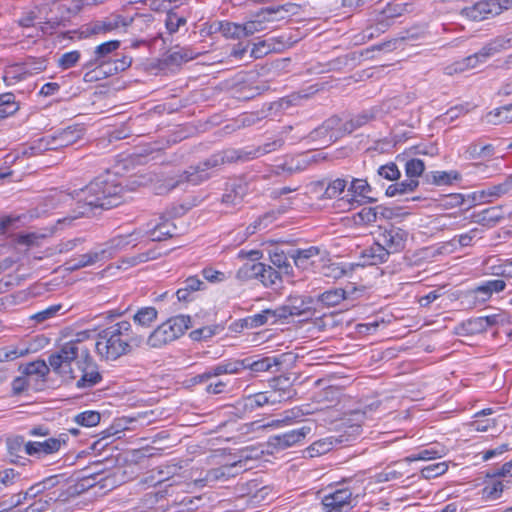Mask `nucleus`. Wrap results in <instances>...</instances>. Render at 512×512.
<instances>
[{"label":"nucleus","instance_id":"obj_1","mask_svg":"<svg viewBox=\"0 0 512 512\" xmlns=\"http://www.w3.org/2000/svg\"><path fill=\"white\" fill-rule=\"evenodd\" d=\"M123 187L115 175L106 174L91 181L86 187L76 192L79 202H83L82 210L73 216H67L58 220L59 224L71 225L80 216L88 214L89 211L100 209H111L117 207L123 201Z\"/></svg>","mask_w":512,"mask_h":512},{"label":"nucleus","instance_id":"obj_2","mask_svg":"<svg viewBox=\"0 0 512 512\" xmlns=\"http://www.w3.org/2000/svg\"><path fill=\"white\" fill-rule=\"evenodd\" d=\"M144 342L145 338L133 330L131 323L122 320L97 334L95 352L101 360L116 361L141 347Z\"/></svg>","mask_w":512,"mask_h":512},{"label":"nucleus","instance_id":"obj_3","mask_svg":"<svg viewBox=\"0 0 512 512\" xmlns=\"http://www.w3.org/2000/svg\"><path fill=\"white\" fill-rule=\"evenodd\" d=\"M283 145V140L275 139L272 142L265 143L255 151L239 153L236 151H226L223 154H216L199 164L196 167H190L179 178V180L171 185V188L178 186L180 183L188 182L192 185H198L210 177L209 169L217 167L225 162L234 160H248L260 155H264L279 149Z\"/></svg>","mask_w":512,"mask_h":512},{"label":"nucleus","instance_id":"obj_4","mask_svg":"<svg viewBox=\"0 0 512 512\" xmlns=\"http://www.w3.org/2000/svg\"><path fill=\"white\" fill-rule=\"evenodd\" d=\"M90 338V332H78L75 338L63 343L59 349L48 357L51 369L64 380H76L75 368L80 360L88 357L89 348L84 344Z\"/></svg>","mask_w":512,"mask_h":512},{"label":"nucleus","instance_id":"obj_5","mask_svg":"<svg viewBox=\"0 0 512 512\" xmlns=\"http://www.w3.org/2000/svg\"><path fill=\"white\" fill-rule=\"evenodd\" d=\"M346 483L331 487L324 494L321 500L324 512H346L354 506L359 493Z\"/></svg>","mask_w":512,"mask_h":512},{"label":"nucleus","instance_id":"obj_6","mask_svg":"<svg viewBox=\"0 0 512 512\" xmlns=\"http://www.w3.org/2000/svg\"><path fill=\"white\" fill-rule=\"evenodd\" d=\"M84 134V129L80 125L69 126L65 129L55 132L53 135L39 139L35 149L38 151L57 150L59 148L73 145L79 141Z\"/></svg>","mask_w":512,"mask_h":512},{"label":"nucleus","instance_id":"obj_7","mask_svg":"<svg viewBox=\"0 0 512 512\" xmlns=\"http://www.w3.org/2000/svg\"><path fill=\"white\" fill-rule=\"evenodd\" d=\"M510 40L504 37H498L487 43L480 51L466 57L463 61L457 62L453 66V71L463 72L466 69L475 68L480 63L485 62L488 58L503 49L510 47Z\"/></svg>","mask_w":512,"mask_h":512},{"label":"nucleus","instance_id":"obj_8","mask_svg":"<svg viewBox=\"0 0 512 512\" xmlns=\"http://www.w3.org/2000/svg\"><path fill=\"white\" fill-rule=\"evenodd\" d=\"M510 4V0H482L465 7L462 14L473 21H482L499 15L503 10L509 8Z\"/></svg>","mask_w":512,"mask_h":512},{"label":"nucleus","instance_id":"obj_9","mask_svg":"<svg viewBox=\"0 0 512 512\" xmlns=\"http://www.w3.org/2000/svg\"><path fill=\"white\" fill-rule=\"evenodd\" d=\"M75 370L77 373L76 387L79 389L91 388L102 380L97 364L91 357L89 350L88 357L80 360Z\"/></svg>","mask_w":512,"mask_h":512},{"label":"nucleus","instance_id":"obj_10","mask_svg":"<svg viewBox=\"0 0 512 512\" xmlns=\"http://www.w3.org/2000/svg\"><path fill=\"white\" fill-rule=\"evenodd\" d=\"M409 232L403 228L390 226L378 235V241L382 247L391 254L399 253L406 247Z\"/></svg>","mask_w":512,"mask_h":512},{"label":"nucleus","instance_id":"obj_11","mask_svg":"<svg viewBox=\"0 0 512 512\" xmlns=\"http://www.w3.org/2000/svg\"><path fill=\"white\" fill-rule=\"evenodd\" d=\"M311 431L312 428L310 426H302L280 435L271 436L268 444L276 450H285L301 443Z\"/></svg>","mask_w":512,"mask_h":512},{"label":"nucleus","instance_id":"obj_12","mask_svg":"<svg viewBox=\"0 0 512 512\" xmlns=\"http://www.w3.org/2000/svg\"><path fill=\"white\" fill-rule=\"evenodd\" d=\"M339 125H341L340 119L337 117H331L321 126L313 130L310 133V138L313 141H319L320 144L324 146L330 145L342 137V133L338 129Z\"/></svg>","mask_w":512,"mask_h":512},{"label":"nucleus","instance_id":"obj_13","mask_svg":"<svg viewBox=\"0 0 512 512\" xmlns=\"http://www.w3.org/2000/svg\"><path fill=\"white\" fill-rule=\"evenodd\" d=\"M65 444L66 440L62 437H51L44 441H29L25 445V454L42 458L57 453Z\"/></svg>","mask_w":512,"mask_h":512},{"label":"nucleus","instance_id":"obj_14","mask_svg":"<svg viewBox=\"0 0 512 512\" xmlns=\"http://www.w3.org/2000/svg\"><path fill=\"white\" fill-rule=\"evenodd\" d=\"M132 19L118 14H112L102 20L94 21L87 26L89 34H106L121 28H126Z\"/></svg>","mask_w":512,"mask_h":512},{"label":"nucleus","instance_id":"obj_15","mask_svg":"<svg viewBox=\"0 0 512 512\" xmlns=\"http://www.w3.org/2000/svg\"><path fill=\"white\" fill-rule=\"evenodd\" d=\"M120 47V41L111 40L98 45L94 50V57L84 64L85 69H92L93 67L102 68L111 66V54Z\"/></svg>","mask_w":512,"mask_h":512},{"label":"nucleus","instance_id":"obj_16","mask_svg":"<svg viewBox=\"0 0 512 512\" xmlns=\"http://www.w3.org/2000/svg\"><path fill=\"white\" fill-rule=\"evenodd\" d=\"M328 253L325 250H321L319 247L311 246L305 249H297L291 255L294 264L296 267L302 270H308L311 267H314L317 258L320 261H324Z\"/></svg>","mask_w":512,"mask_h":512},{"label":"nucleus","instance_id":"obj_17","mask_svg":"<svg viewBox=\"0 0 512 512\" xmlns=\"http://www.w3.org/2000/svg\"><path fill=\"white\" fill-rule=\"evenodd\" d=\"M313 299L311 297L304 296H291L287 300V303L279 307V313L281 318H287L288 316H301L310 314L312 311Z\"/></svg>","mask_w":512,"mask_h":512},{"label":"nucleus","instance_id":"obj_18","mask_svg":"<svg viewBox=\"0 0 512 512\" xmlns=\"http://www.w3.org/2000/svg\"><path fill=\"white\" fill-rule=\"evenodd\" d=\"M142 232L143 236H148L151 241H163L176 235V226L170 220L161 217L159 221L149 222Z\"/></svg>","mask_w":512,"mask_h":512},{"label":"nucleus","instance_id":"obj_19","mask_svg":"<svg viewBox=\"0 0 512 512\" xmlns=\"http://www.w3.org/2000/svg\"><path fill=\"white\" fill-rule=\"evenodd\" d=\"M143 238L142 230H135L127 235H118L110 239L105 245L107 250L106 257H110L113 253L122 251L127 247H134L140 239Z\"/></svg>","mask_w":512,"mask_h":512},{"label":"nucleus","instance_id":"obj_20","mask_svg":"<svg viewBox=\"0 0 512 512\" xmlns=\"http://www.w3.org/2000/svg\"><path fill=\"white\" fill-rule=\"evenodd\" d=\"M347 186V180L343 178H336L328 182L319 181L313 184V189L316 193H321L320 199H333L338 197L344 192Z\"/></svg>","mask_w":512,"mask_h":512},{"label":"nucleus","instance_id":"obj_21","mask_svg":"<svg viewBox=\"0 0 512 512\" xmlns=\"http://www.w3.org/2000/svg\"><path fill=\"white\" fill-rule=\"evenodd\" d=\"M298 6L293 3H287L275 8L263 9V15L267 18L269 26L281 20L288 18L290 15L296 14Z\"/></svg>","mask_w":512,"mask_h":512},{"label":"nucleus","instance_id":"obj_22","mask_svg":"<svg viewBox=\"0 0 512 512\" xmlns=\"http://www.w3.org/2000/svg\"><path fill=\"white\" fill-rule=\"evenodd\" d=\"M107 250L91 251L80 255L78 258L66 262L68 270H78L83 267L94 265L106 257Z\"/></svg>","mask_w":512,"mask_h":512},{"label":"nucleus","instance_id":"obj_23","mask_svg":"<svg viewBox=\"0 0 512 512\" xmlns=\"http://www.w3.org/2000/svg\"><path fill=\"white\" fill-rule=\"evenodd\" d=\"M199 55V52L194 51L190 47H179L176 46L171 50L165 57L164 62L166 65H181L188 61L195 59Z\"/></svg>","mask_w":512,"mask_h":512},{"label":"nucleus","instance_id":"obj_24","mask_svg":"<svg viewBox=\"0 0 512 512\" xmlns=\"http://www.w3.org/2000/svg\"><path fill=\"white\" fill-rule=\"evenodd\" d=\"M237 467H240V468L243 467L241 460L233 462L230 465H224V466L209 470L206 473L204 480L208 483H213V482H217V481H225V480L229 479L230 477H234L237 474V472H234V469H236Z\"/></svg>","mask_w":512,"mask_h":512},{"label":"nucleus","instance_id":"obj_25","mask_svg":"<svg viewBox=\"0 0 512 512\" xmlns=\"http://www.w3.org/2000/svg\"><path fill=\"white\" fill-rule=\"evenodd\" d=\"M275 401H277L275 396L270 395L268 391L259 392L245 397L243 407L245 410L252 412L265 405H275Z\"/></svg>","mask_w":512,"mask_h":512},{"label":"nucleus","instance_id":"obj_26","mask_svg":"<svg viewBox=\"0 0 512 512\" xmlns=\"http://www.w3.org/2000/svg\"><path fill=\"white\" fill-rule=\"evenodd\" d=\"M213 32H220L224 37L231 39H240L245 37L242 24L228 21H217L211 25Z\"/></svg>","mask_w":512,"mask_h":512},{"label":"nucleus","instance_id":"obj_27","mask_svg":"<svg viewBox=\"0 0 512 512\" xmlns=\"http://www.w3.org/2000/svg\"><path fill=\"white\" fill-rule=\"evenodd\" d=\"M392 214L393 212L391 209L385 208L383 206L364 207L358 213V217L361 223L371 224L376 222L379 217L391 218Z\"/></svg>","mask_w":512,"mask_h":512},{"label":"nucleus","instance_id":"obj_28","mask_svg":"<svg viewBox=\"0 0 512 512\" xmlns=\"http://www.w3.org/2000/svg\"><path fill=\"white\" fill-rule=\"evenodd\" d=\"M281 364L282 360L279 357H264L255 361L251 358H246V369L256 373L272 371L274 367L278 368Z\"/></svg>","mask_w":512,"mask_h":512},{"label":"nucleus","instance_id":"obj_29","mask_svg":"<svg viewBox=\"0 0 512 512\" xmlns=\"http://www.w3.org/2000/svg\"><path fill=\"white\" fill-rule=\"evenodd\" d=\"M278 319H281L279 309H265L260 313L249 316L245 321L248 326L251 328H257L264 324L269 323V321L273 324Z\"/></svg>","mask_w":512,"mask_h":512},{"label":"nucleus","instance_id":"obj_30","mask_svg":"<svg viewBox=\"0 0 512 512\" xmlns=\"http://www.w3.org/2000/svg\"><path fill=\"white\" fill-rule=\"evenodd\" d=\"M506 485L498 477L491 475L490 481L486 482L482 489V498L487 501H494L501 497Z\"/></svg>","mask_w":512,"mask_h":512},{"label":"nucleus","instance_id":"obj_31","mask_svg":"<svg viewBox=\"0 0 512 512\" xmlns=\"http://www.w3.org/2000/svg\"><path fill=\"white\" fill-rule=\"evenodd\" d=\"M485 120L489 124L500 125L504 123H512V104L505 105L490 111Z\"/></svg>","mask_w":512,"mask_h":512},{"label":"nucleus","instance_id":"obj_32","mask_svg":"<svg viewBox=\"0 0 512 512\" xmlns=\"http://www.w3.org/2000/svg\"><path fill=\"white\" fill-rule=\"evenodd\" d=\"M245 32V37L254 35L255 33L262 32L269 29L271 26L267 23V18L263 15L262 10L255 14L252 19L242 24Z\"/></svg>","mask_w":512,"mask_h":512},{"label":"nucleus","instance_id":"obj_33","mask_svg":"<svg viewBox=\"0 0 512 512\" xmlns=\"http://www.w3.org/2000/svg\"><path fill=\"white\" fill-rule=\"evenodd\" d=\"M21 368L22 373L26 377L35 376L37 379H44L48 375L51 367L49 363L44 360H36L25 364Z\"/></svg>","mask_w":512,"mask_h":512},{"label":"nucleus","instance_id":"obj_34","mask_svg":"<svg viewBox=\"0 0 512 512\" xmlns=\"http://www.w3.org/2000/svg\"><path fill=\"white\" fill-rule=\"evenodd\" d=\"M270 395H274L277 401L275 404H279L288 401L296 395L295 389L287 383V380L277 379L274 389L268 391Z\"/></svg>","mask_w":512,"mask_h":512},{"label":"nucleus","instance_id":"obj_35","mask_svg":"<svg viewBox=\"0 0 512 512\" xmlns=\"http://www.w3.org/2000/svg\"><path fill=\"white\" fill-rule=\"evenodd\" d=\"M261 270H263V263L250 260L237 270L236 278L240 281H247L253 278L258 279Z\"/></svg>","mask_w":512,"mask_h":512},{"label":"nucleus","instance_id":"obj_36","mask_svg":"<svg viewBox=\"0 0 512 512\" xmlns=\"http://www.w3.org/2000/svg\"><path fill=\"white\" fill-rule=\"evenodd\" d=\"M204 282L196 276L188 277L183 286L176 292L177 298L180 301H187L191 292L199 291L202 289Z\"/></svg>","mask_w":512,"mask_h":512},{"label":"nucleus","instance_id":"obj_37","mask_svg":"<svg viewBox=\"0 0 512 512\" xmlns=\"http://www.w3.org/2000/svg\"><path fill=\"white\" fill-rule=\"evenodd\" d=\"M347 297V292L344 289L336 288L320 294L318 301L328 307H332L338 305L341 301L347 299Z\"/></svg>","mask_w":512,"mask_h":512},{"label":"nucleus","instance_id":"obj_38","mask_svg":"<svg viewBox=\"0 0 512 512\" xmlns=\"http://www.w3.org/2000/svg\"><path fill=\"white\" fill-rule=\"evenodd\" d=\"M25 441L21 436H16L14 438H9L7 440V449L10 457V461L13 463H21V459H24L20 453H25Z\"/></svg>","mask_w":512,"mask_h":512},{"label":"nucleus","instance_id":"obj_39","mask_svg":"<svg viewBox=\"0 0 512 512\" xmlns=\"http://www.w3.org/2000/svg\"><path fill=\"white\" fill-rule=\"evenodd\" d=\"M190 322L189 316L178 315L168 319L164 324L170 328L176 338H179L190 327Z\"/></svg>","mask_w":512,"mask_h":512},{"label":"nucleus","instance_id":"obj_40","mask_svg":"<svg viewBox=\"0 0 512 512\" xmlns=\"http://www.w3.org/2000/svg\"><path fill=\"white\" fill-rule=\"evenodd\" d=\"M165 27L170 35L178 32L181 27L186 26L187 18L174 10H169L165 16Z\"/></svg>","mask_w":512,"mask_h":512},{"label":"nucleus","instance_id":"obj_41","mask_svg":"<svg viewBox=\"0 0 512 512\" xmlns=\"http://www.w3.org/2000/svg\"><path fill=\"white\" fill-rule=\"evenodd\" d=\"M19 110V105L15 101L12 93L0 94V119L13 115Z\"/></svg>","mask_w":512,"mask_h":512},{"label":"nucleus","instance_id":"obj_42","mask_svg":"<svg viewBox=\"0 0 512 512\" xmlns=\"http://www.w3.org/2000/svg\"><path fill=\"white\" fill-rule=\"evenodd\" d=\"M419 182L417 179H408L400 183L391 184L386 189V195L389 197H394L396 195H403L409 192H412L416 189Z\"/></svg>","mask_w":512,"mask_h":512},{"label":"nucleus","instance_id":"obj_43","mask_svg":"<svg viewBox=\"0 0 512 512\" xmlns=\"http://www.w3.org/2000/svg\"><path fill=\"white\" fill-rule=\"evenodd\" d=\"M157 315L154 307H143L134 314L133 320L142 327H149L157 319Z\"/></svg>","mask_w":512,"mask_h":512},{"label":"nucleus","instance_id":"obj_44","mask_svg":"<svg viewBox=\"0 0 512 512\" xmlns=\"http://www.w3.org/2000/svg\"><path fill=\"white\" fill-rule=\"evenodd\" d=\"M282 273L280 271L275 270L272 266H267L263 264V270L260 271L259 280L266 287H272L277 285L280 281Z\"/></svg>","mask_w":512,"mask_h":512},{"label":"nucleus","instance_id":"obj_45","mask_svg":"<svg viewBox=\"0 0 512 512\" xmlns=\"http://www.w3.org/2000/svg\"><path fill=\"white\" fill-rule=\"evenodd\" d=\"M132 64V58L126 55H121L115 59L111 60V66H107L104 69V73L107 75L117 74L119 72L125 71Z\"/></svg>","mask_w":512,"mask_h":512},{"label":"nucleus","instance_id":"obj_46","mask_svg":"<svg viewBox=\"0 0 512 512\" xmlns=\"http://www.w3.org/2000/svg\"><path fill=\"white\" fill-rule=\"evenodd\" d=\"M403 463H395L394 466L387 467L384 471L377 474L376 480L377 482H387L392 480H397L402 477L405 471L402 469Z\"/></svg>","mask_w":512,"mask_h":512},{"label":"nucleus","instance_id":"obj_47","mask_svg":"<svg viewBox=\"0 0 512 512\" xmlns=\"http://www.w3.org/2000/svg\"><path fill=\"white\" fill-rule=\"evenodd\" d=\"M101 415L97 411H84L74 417V421L83 427H94L99 424Z\"/></svg>","mask_w":512,"mask_h":512},{"label":"nucleus","instance_id":"obj_48","mask_svg":"<svg viewBox=\"0 0 512 512\" xmlns=\"http://www.w3.org/2000/svg\"><path fill=\"white\" fill-rule=\"evenodd\" d=\"M391 253L388 252L385 247H382L380 245L379 241L377 240L376 243L366 252V255L371 258V265H376L378 263H383L387 261L389 255Z\"/></svg>","mask_w":512,"mask_h":512},{"label":"nucleus","instance_id":"obj_49","mask_svg":"<svg viewBox=\"0 0 512 512\" xmlns=\"http://www.w3.org/2000/svg\"><path fill=\"white\" fill-rule=\"evenodd\" d=\"M309 413H310V411L307 409L304 410L303 408L295 407V408H292L291 410L285 411L284 417L282 419L275 420L271 424H268V426L279 427V426H282L285 424H290L294 420H296L306 414H309Z\"/></svg>","mask_w":512,"mask_h":512},{"label":"nucleus","instance_id":"obj_50","mask_svg":"<svg viewBox=\"0 0 512 512\" xmlns=\"http://www.w3.org/2000/svg\"><path fill=\"white\" fill-rule=\"evenodd\" d=\"M348 192L352 193L354 196H361L372 200V198L369 197L371 186L365 179L353 178L348 188Z\"/></svg>","mask_w":512,"mask_h":512},{"label":"nucleus","instance_id":"obj_51","mask_svg":"<svg viewBox=\"0 0 512 512\" xmlns=\"http://www.w3.org/2000/svg\"><path fill=\"white\" fill-rule=\"evenodd\" d=\"M432 182L436 185H449L460 178L457 171H434L431 173Z\"/></svg>","mask_w":512,"mask_h":512},{"label":"nucleus","instance_id":"obj_52","mask_svg":"<svg viewBox=\"0 0 512 512\" xmlns=\"http://www.w3.org/2000/svg\"><path fill=\"white\" fill-rule=\"evenodd\" d=\"M264 220L273 221L274 220V214L273 213H266V214L258 217L253 223H251L249 226H247L245 235L241 239V241L243 242L250 235H253L257 231H260L262 229L267 228V223H264Z\"/></svg>","mask_w":512,"mask_h":512},{"label":"nucleus","instance_id":"obj_53","mask_svg":"<svg viewBox=\"0 0 512 512\" xmlns=\"http://www.w3.org/2000/svg\"><path fill=\"white\" fill-rule=\"evenodd\" d=\"M448 470L447 462L430 464L421 469V475L425 479H431L443 475Z\"/></svg>","mask_w":512,"mask_h":512},{"label":"nucleus","instance_id":"obj_54","mask_svg":"<svg viewBox=\"0 0 512 512\" xmlns=\"http://www.w3.org/2000/svg\"><path fill=\"white\" fill-rule=\"evenodd\" d=\"M203 277L210 283H222L231 277V273L216 270L212 267H206L202 270Z\"/></svg>","mask_w":512,"mask_h":512},{"label":"nucleus","instance_id":"obj_55","mask_svg":"<svg viewBox=\"0 0 512 512\" xmlns=\"http://www.w3.org/2000/svg\"><path fill=\"white\" fill-rule=\"evenodd\" d=\"M61 304L51 305L46 309L39 311L30 316V319L35 321L36 323H43L53 317H55L58 312L62 309Z\"/></svg>","mask_w":512,"mask_h":512},{"label":"nucleus","instance_id":"obj_56","mask_svg":"<svg viewBox=\"0 0 512 512\" xmlns=\"http://www.w3.org/2000/svg\"><path fill=\"white\" fill-rule=\"evenodd\" d=\"M445 455V450L442 449L440 451L436 450V449H423L421 450L418 454L416 455H411V456H408L404 459L405 462L407 463H410V462H413V461H418V460H432V459H435V458H438V457H441Z\"/></svg>","mask_w":512,"mask_h":512},{"label":"nucleus","instance_id":"obj_57","mask_svg":"<svg viewBox=\"0 0 512 512\" xmlns=\"http://www.w3.org/2000/svg\"><path fill=\"white\" fill-rule=\"evenodd\" d=\"M146 343L151 348H161L168 344L167 335L161 329L160 325L148 336Z\"/></svg>","mask_w":512,"mask_h":512},{"label":"nucleus","instance_id":"obj_58","mask_svg":"<svg viewBox=\"0 0 512 512\" xmlns=\"http://www.w3.org/2000/svg\"><path fill=\"white\" fill-rule=\"evenodd\" d=\"M30 352L28 347L17 346L10 349L0 350V361H12L19 357H23Z\"/></svg>","mask_w":512,"mask_h":512},{"label":"nucleus","instance_id":"obj_59","mask_svg":"<svg viewBox=\"0 0 512 512\" xmlns=\"http://www.w3.org/2000/svg\"><path fill=\"white\" fill-rule=\"evenodd\" d=\"M81 54L79 51L74 50L62 54L58 60V66L64 70L74 67L80 60Z\"/></svg>","mask_w":512,"mask_h":512},{"label":"nucleus","instance_id":"obj_60","mask_svg":"<svg viewBox=\"0 0 512 512\" xmlns=\"http://www.w3.org/2000/svg\"><path fill=\"white\" fill-rule=\"evenodd\" d=\"M425 169L424 162L420 159H411L405 165L406 175L409 179H417Z\"/></svg>","mask_w":512,"mask_h":512},{"label":"nucleus","instance_id":"obj_61","mask_svg":"<svg viewBox=\"0 0 512 512\" xmlns=\"http://www.w3.org/2000/svg\"><path fill=\"white\" fill-rule=\"evenodd\" d=\"M57 477L52 476L44 479L42 482H39L33 486H31L25 493L27 497H35L38 494L42 493L45 489L52 487L56 484Z\"/></svg>","mask_w":512,"mask_h":512},{"label":"nucleus","instance_id":"obj_62","mask_svg":"<svg viewBox=\"0 0 512 512\" xmlns=\"http://www.w3.org/2000/svg\"><path fill=\"white\" fill-rule=\"evenodd\" d=\"M331 442L326 440H319L314 442L310 447L307 448L306 452L309 457H317L327 453L331 449Z\"/></svg>","mask_w":512,"mask_h":512},{"label":"nucleus","instance_id":"obj_63","mask_svg":"<svg viewBox=\"0 0 512 512\" xmlns=\"http://www.w3.org/2000/svg\"><path fill=\"white\" fill-rule=\"evenodd\" d=\"M378 174L390 181L397 180L400 177V171L395 163L382 165L378 169Z\"/></svg>","mask_w":512,"mask_h":512},{"label":"nucleus","instance_id":"obj_64","mask_svg":"<svg viewBox=\"0 0 512 512\" xmlns=\"http://www.w3.org/2000/svg\"><path fill=\"white\" fill-rule=\"evenodd\" d=\"M512 189V177L508 178L505 182L483 191V195L487 196H501L508 193Z\"/></svg>","mask_w":512,"mask_h":512}]
</instances>
